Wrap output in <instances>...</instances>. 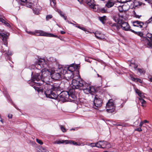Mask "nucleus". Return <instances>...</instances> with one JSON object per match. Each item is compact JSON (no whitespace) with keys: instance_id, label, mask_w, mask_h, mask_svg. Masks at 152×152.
<instances>
[{"instance_id":"1","label":"nucleus","mask_w":152,"mask_h":152,"mask_svg":"<svg viewBox=\"0 0 152 152\" xmlns=\"http://www.w3.org/2000/svg\"><path fill=\"white\" fill-rule=\"evenodd\" d=\"M71 86L74 89L80 88L83 90L84 92L87 94H90L91 95L94 94L97 90L94 86H91L88 84L85 83L80 78L77 80L73 79Z\"/></svg>"},{"instance_id":"2","label":"nucleus","mask_w":152,"mask_h":152,"mask_svg":"<svg viewBox=\"0 0 152 152\" xmlns=\"http://www.w3.org/2000/svg\"><path fill=\"white\" fill-rule=\"evenodd\" d=\"M58 63L56 59L53 57H50L48 60L44 58H40L35 62V67L39 70H41L42 68L46 69L47 67L49 69H53Z\"/></svg>"},{"instance_id":"3","label":"nucleus","mask_w":152,"mask_h":152,"mask_svg":"<svg viewBox=\"0 0 152 152\" xmlns=\"http://www.w3.org/2000/svg\"><path fill=\"white\" fill-rule=\"evenodd\" d=\"M45 89L44 94L46 97L54 99L57 98L58 95L61 90L59 85L56 84L47 85Z\"/></svg>"},{"instance_id":"4","label":"nucleus","mask_w":152,"mask_h":152,"mask_svg":"<svg viewBox=\"0 0 152 152\" xmlns=\"http://www.w3.org/2000/svg\"><path fill=\"white\" fill-rule=\"evenodd\" d=\"M78 69V66L74 64L69 66L61 68L60 69L62 71L63 78H65L67 80L72 79L74 76V72Z\"/></svg>"},{"instance_id":"5","label":"nucleus","mask_w":152,"mask_h":152,"mask_svg":"<svg viewBox=\"0 0 152 152\" xmlns=\"http://www.w3.org/2000/svg\"><path fill=\"white\" fill-rule=\"evenodd\" d=\"M60 68H59L57 70V72H55L54 69L53 68V69H42V75L46 74L47 76L50 75L52 79L54 80H60L61 78H63L62 71L61 70Z\"/></svg>"},{"instance_id":"6","label":"nucleus","mask_w":152,"mask_h":152,"mask_svg":"<svg viewBox=\"0 0 152 152\" xmlns=\"http://www.w3.org/2000/svg\"><path fill=\"white\" fill-rule=\"evenodd\" d=\"M10 35V33L7 32L0 33V36L2 37V40L3 42L4 46H2L0 50L2 52L5 53L8 56H11L12 54V52H9L7 47V39Z\"/></svg>"},{"instance_id":"7","label":"nucleus","mask_w":152,"mask_h":152,"mask_svg":"<svg viewBox=\"0 0 152 152\" xmlns=\"http://www.w3.org/2000/svg\"><path fill=\"white\" fill-rule=\"evenodd\" d=\"M27 33L31 35L58 38V36L52 34L48 33L41 30H36L34 32L27 31Z\"/></svg>"},{"instance_id":"8","label":"nucleus","mask_w":152,"mask_h":152,"mask_svg":"<svg viewBox=\"0 0 152 152\" xmlns=\"http://www.w3.org/2000/svg\"><path fill=\"white\" fill-rule=\"evenodd\" d=\"M112 28L115 31H118L120 28H121L123 30L125 31H130V27L128 23L126 22H123L120 24L119 25L114 23L111 25Z\"/></svg>"},{"instance_id":"9","label":"nucleus","mask_w":152,"mask_h":152,"mask_svg":"<svg viewBox=\"0 0 152 152\" xmlns=\"http://www.w3.org/2000/svg\"><path fill=\"white\" fill-rule=\"evenodd\" d=\"M42 68L41 69V75H40V73H36L32 77V81L34 83V85H37L39 86L40 83H37L35 82V81H40V80H42V78H44L47 76L46 74H44V75H42Z\"/></svg>"},{"instance_id":"10","label":"nucleus","mask_w":152,"mask_h":152,"mask_svg":"<svg viewBox=\"0 0 152 152\" xmlns=\"http://www.w3.org/2000/svg\"><path fill=\"white\" fill-rule=\"evenodd\" d=\"M135 91L136 93L140 97L138 98V99L140 100V102L141 104V106L143 107H146V102L143 99V98L145 97L144 93L137 89H136Z\"/></svg>"},{"instance_id":"11","label":"nucleus","mask_w":152,"mask_h":152,"mask_svg":"<svg viewBox=\"0 0 152 152\" xmlns=\"http://www.w3.org/2000/svg\"><path fill=\"white\" fill-rule=\"evenodd\" d=\"M57 98H58L60 100L62 101H68V99L69 97V92L66 91H62L59 94Z\"/></svg>"},{"instance_id":"12","label":"nucleus","mask_w":152,"mask_h":152,"mask_svg":"<svg viewBox=\"0 0 152 152\" xmlns=\"http://www.w3.org/2000/svg\"><path fill=\"white\" fill-rule=\"evenodd\" d=\"M102 101L100 96L96 95L94 101V108L97 109L100 107L102 104Z\"/></svg>"},{"instance_id":"13","label":"nucleus","mask_w":152,"mask_h":152,"mask_svg":"<svg viewBox=\"0 0 152 152\" xmlns=\"http://www.w3.org/2000/svg\"><path fill=\"white\" fill-rule=\"evenodd\" d=\"M113 19L118 24L124 22V18L123 15H121L120 14H118L115 15L113 17Z\"/></svg>"},{"instance_id":"14","label":"nucleus","mask_w":152,"mask_h":152,"mask_svg":"<svg viewBox=\"0 0 152 152\" xmlns=\"http://www.w3.org/2000/svg\"><path fill=\"white\" fill-rule=\"evenodd\" d=\"M65 143L66 144L70 143L74 145H78V144L76 142L72 140H57L55 141L54 144H59L61 143Z\"/></svg>"},{"instance_id":"15","label":"nucleus","mask_w":152,"mask_h":152,"mask_svg":"<svg viewBox=\"0 0 152 152\" xmlns=\"http://www.w3.org/2000/svg\"><path fill=\"white\" fill-rule=\"evenodd\" d=\"M85 1L88 6L89 7L93 9H94L95 5L94 3V0H85Z\"/></svg>"},{"instance_id":"16","label":"nucleus","mask_w":152,"mask_h":152,"mask_svg":"<svg viewBox=\"0 0 152 152\" xmlns=\"http://www.w3.org/2000/svg\"><path fill=\"white\" fill-rule=\"evenodd\" d=\"M133 26H134L142 28L144 25L143 22L138 20H135L133 22Z\"/></svg>"},{"instance_id":"17","label":"nucleus","mask_w":152,"mask_h":152,"mask_svg":"<svg viewBox=\"0 0 152 152\" xmlns=\"http://www.w3.org/2000/svg\"><path fill=\"white\" fill-rule=\"evenodd\" d=\"M111 107H112V110L115 109V106L114 103L111 101V100H109L108 102L106 104V108L108 109L109 108Z\"/></svg>"},{"instance_id":"18","label":"nucleus","mask_w":152,"mask_h":152,"mask_svg":"<svg viewBox=\"0 0 152 152\" xmlns=\"http://www.w3.org/2000/svg\"><path fill=\"white\" fill-rule=\"evenodd\" d=\"M69 93V97L68 98L70 99V98H71L74 100H75L76 99V97L75 94V90H70Z\"/></svg>"},{"instance_id":"19","label":"nucleus","mask_w":152,"mask_h":152,"mask_svg":"<svg viewBox=\"0 0 152 152\" xmlns=\"http://www.w3.org/2000/svg\"><path fill=\"white\" fill-rule=\"evenodd\" d=\"M95 37L98 39L102 40L104 39V36L101 35L100 33H94Z\"/></svg>"},{"instance_id":"20","label":"nucleus","mask_w":152,"mask_h":152,"mask_svg":"<svg viewBox=\"0 0 152 152\" xmlns=\"http://www.w3.org/2000/svg\"><path fill=\"white\" fill-rule=\"evenodd\" d=\"M115 2L114 1L108 0L106 4V6L109 8L112 7L114 5Z\"/></svg>"},{"instance_id":"21","label":"nucleus","mask_w":152,"mask_h":152,"mask_svg":"<svg viewBox=\"0 0 152 152\" xmlns=\"http://www.w3.org/2000/svg\"><path fill=\"white\" fill-rule=\"evenodd\" d=\"M126 5H124L122 6H119L118 7L119 11L120 12H123L124 11H125L128 10V9H126Z\"/></svg>"},{"instance_id":"22","label":"nucleus","mask_w":152,"mask_h":152,"mask_svg":"<svg viewBox=\"0 0 152 152\" xmlns=\"http://www.w3.org/2000/svg\"><path fill=\"white\" fill-rule=\"evenodd\" d=\"M131 79L132 80L135 82H139L140 83H142V80L139 78H135L133 77H131Z\"/></svg>"},{"instance_id":"23","label":"nucleus","mask_w":152,"mask_h":152,"mask_svg":"<svg viewBox=\"0 0 152 152\" xmlns=\"http://www.w3.org/2000/svg\"><path fill=\"white\" fill-rule=\"evenodd\" d=\"M34 88L35 89V90L37 91L38 92H40L42 93L43 92V90L42 88L40 87H36L34 86Z\"/></svg>"},{"instance_id":"24","label":"nucleus","mask_w":152,"mask_h":152,"mask_svg":"<svg viewBox=\"0 0 152 152\" xmlns=\"http://www.w3.org/2000/svg\"><path fill=\"white\" fill-rule=\"evenodd\" d=\"M0 21L4 23L5 25L7 26L8 27H10V24L7 22L5 21L4 19L2 18H0Z\"/></svg>"},{"instance_id":"25","label":"nucleus","mask_w":152,"mask_h":152,"mask_svg":"<svg viewBox=\"0 0 152 152\" xmlns=\"http://www.w3.org/2000/svg\"><path fill=\"white\" fill-rule=\"evenodd\" d=\"M142 3L138 0H135L134 2V5L136 7L141 5Z\"/></svg>"},{"instance_id":"26","label":"nucleus","mask_w":152,"mask_h":152,"mask_svg":"<svg viewBox=\"0 0 152 152\" xmlns=\"http://www.w3.org/2000/svg\"><path fill=\"white\" fill-rule=\"evenodd\" d=\"M101 148H105L106 144H107V142L106 141H100Z\"/></svg>"},{"instance_id":"27","label":"nucleus","mask_w":152,"mask_h":152,"mask_svg":"<svg viewBox=\"0 0 152 152\" xmlns=\"http://www.w3.org/2000/svg\"><path fill=\"white\" fill-rule=\"evenodd\" d=\"M130 31L136 34H137V35L140 36V37H141L143 35V34L141 32H136L132 29H130Z\"/></svg>"},{"instance_id":"28","label":"nucleus","mask_w":152,"mask_h":152,"mask_svg":"<svg viewBox=\"0 0 152 152\" xmlns=\"http://www.w3.org/2000/svg\"><path fill=\"white\" fill-rule=\"evenodd\" d=\"M106 16H105L102 17H99V19L103 23H104V21L106 20Z\"/></svg>"},{"instance_id":"29","label":"nucleus","mask_w":152,"mask_h":152,"mask_svg":"<svg viewBox=\"0 0 152 152\" xmlns=\"http://www.w3.org/2000/svg\"><path fill=\"white\" fill-rule=\"evenodd\" d=\"M129 66L134 67V68L135 69H136L137 67V64H136L134 63H130L129 65Z\"/></svg>"},{"instance_id":"30","label":"nucleus","mask_w":152,"mask_h":152,"mask_svg":"<svg viewBox=\"0 0 152 152\" xmlns=\"http://www.w3.org/2000/svg\"><path fill=\"white\" fill-rule=\"evenodd\" d=\"M112 108V107H110L108 109H106V110L109 113H112L114 111V110H112V109H113Z\"/></svg>"},{"instance_id":"31","label":"nucleus","mask_w":152,"mask_h":152,"mask_svg":"<svg viewBox=\"0 0 152 152\" xmlns=\"http://www.w3.org/2000/svg\"><path fill=\"white\" fill-rule=\"evenodd\" d=\"M37 152H49V151L46 148L42 147L41 148V152L39 151H38Z\"/></svg>"},{"instance_id":"32","label":"nucleus","mask_w":152,"mask_h":152,"mask_svg":"<svg viewBox=\"0 0 152 152\" xmlns=\"http://www.w3.org/2000/svg\"><path fill=\"white\" fill-rule=\"evenodd\" d=\"M34 13L36 15H38L39 12V10L36 9H34L33 10Z\"/></svg>"},{"instance_id":"33","label":"nucleus","mask_w":152,"mask_h":152,"mask_svg":"<svg viewBox=\"0 0 152 152\" xmlns=\"http://www.w3.org/2000/svg\"><path fill=\"white\" fill-rule=\"evenodd\" d=\"M146 37L149 38L151 40L152 37V34L149 33H148L146 35Z\"/></svg>"},{"instance_id":"34","label":"nucleus","mask_w":152,"mask_h":152,"mask_svg":"<svg viewBox=\"0 0 152 152\" xmlns=\"http://www.w3.org/2000/svg\"><path fill=\"white\" fill-rule=\"evenodd\" d=\"M147 44L149 47L151 48L152 47V43L148 39L147 40Z\"/></svg>"},{"instance_id":"35","label":"nucleus","mask_w":152,"mask_h":152,"mask_svg":"<svg viewBox=\"0 0 152 152\" xmlns=\"http://www.w3.org/2000/svg\"><path fill=\"white\" fill-rule=\"evenodd\" d=\"M52 17V16L51 15H47L46 17V20H48L49 19L51 18Z\"/></svg>"},{"instance_id":"36","label":"nucleus","mask_w":152,"mask_h":152,"mask_svg":"<svg viewBox=\"0 0 152 152\" xmlns=\"http://www.w3.org/2000/svg\"><path fill=\"white\" fill-rule=\"evenodd\" d=\"M61 130L63 132H65L66 131V129L62 125L60 126Z\"/></svg>"},{"instance_id":"37","label":"nucleus","mask_w":152,"mask_h":152,"mask_svg":"<svg viewBox=\"0 0 152 152\" xmlns=\"http://www.w3.org/2000/svg\"><path fill=\"white\" fill-rule=\"evenodd\" d=\"M96 147L98 148H101V143L100 142V141L96 143Z\"/></svg>"},{"instance_id":"38","label":"nucleus","mask_w":152,"mask_h":152,"mask_svg":"<svg viewBox=\"0 0 152 152\" xmlns=\"http://www.w3.org/2000/svg\"><path fill=\"white\" fill-rule=\"evenodd\" d=\"M36 141L40 145H42L43 143L42 142L41 140L38 139H36Z\"/></svg>"},{"instance_id":"39","label":"nucleus","mask_w":152,"mask_h":152,"mask_svg":"<svg viewBox=\"0 0 152 152\" xmlns=\"http://www.w3.org/2000/svg\"><path fill=\"white\" fill-rule=\"evenodd\" d=\"M100 11L102 13H105L107 10L104 8H102L100 10Z\"/></svg>"},{"instance_id":"40","label":"nucleus","mask_w":152,"mask_h":152,"mask_svg":"<svg viewBox=\"0 0 152 152\" xmlns=\"http://www.w3.org/2000/svg\"><path fill=\"white\" fill-rule=\"evenodd\" d=\"M90 145L92 147H96V143H91Z\"/></svg>"},{"instance_id":"41","label":"nucleus","mask_w":152,"mask_h":152,"mask_svg":"<svg viewBox=\"0 0 152 152\" xmlns=\"http://www.w3.org/2000/svg\"><path fill=\"white\" fill-rule=\"evenodd\" d=\"M151 21H152V16H151V18H150L148 20L146 21V23L147 24H148V23H150V22H151Z\"/></svg>"},{"instance_id":"42","label":"nucleus","mask_w":152,"mask_h":152,"mask_svg":"<svg viewBox=\"0 0 152 152\" xmlns=\"http://www.w3.org/2000/svg\"><path fill=\"white\" fill-rule=\"evenodd\" d=\"M111 147V145L107 142V144H106L105 148H109Z\"/></svg>"},{"instance_id":"43","label":"nucleus","mask_w":152,"mask_h":152,"mask_svg":"<svg viewBox=\"0 0 152 152\" xmlns=\"http://www.w3.org/2000/svg\"><path fill=\"white\" fill-rule=\"evenodd\" d=\"M134 17L136 18H140V17H141V15H137L135 13H134Z\"/></svg>"},{"instance_id":"44","label":"nucleus","mask_w":152,"mask_h":152,"mask_svg":"<svg viewBox=\"0 0 152 152\" xmlns=\"http://www.w3.org/2000/svg\"><path fill=\"white\" fill-rule=\"evenodd\" d=\"M138 70L140 73H144V72L143 70L140 68H138Z\"/></svg>"},{"instance_id":"45","label":"nucleus","mask_w":152,"mask_h":152,"mask_svg":"<svg viewBox=\"0 0 152 152\" xmlns=\"http://www.w3.org/2000/svg\"><path fill=\"white\" fill-rule=\"evenodd\" d=\"M85 61L89 62H91L89 58L88 57H86L85 58Z\"/></svg>"},{"instance_id":"46","label":"nucleus","mask_w":152,"mask_h":152,"mask_svg":"<svg viewBox=\"0 0 152 152\" xmlns=\"http://www.w3.org/2000/svg\"><path fill=\"white\" fill-rule=\"evenodd\" d=\"M131 0H125L124 1H122V0H121V2L122 3H126L127 2L130 1Z\"/></svg>"},{"instance_id":"47","label":"nucleus","mask_w":152,"mask_h":152,"mask_svg":"<svg viewBox=\"0 0 152 152\" xmlns=\"http://www.w3.org/2000/svg\"><path fill=\"white\" fill-rule=\"evenodd\" d=\"M135 130L138 132H141L142 131V129L140 127L139 128L136 129Z\"/></svg>"},{"instance_id":"48","label":"nucleus","mask_w":152,"mask_h":152,"mask_svg":"<svg viewBox=\"0 0 152 152\" xmlns=\"http://www.w3.org/2000/svg\"><path fill=\"white\" fill-rule=\"evenodd\" d=\"M147 1L148 3L151 4L152 3V0H145Z\"/></svg>"},{"instance_id":"49","label":"nucleus","mask_w":152,"mask_h":152,"mask_svg":"<svg viewBox=\"0 0 152 152\" xmlns=\"http://www.w3.org/2000/svg\"><path fill=\"white\" fill-rule=\"evenodd\" d=\"M8 117L9 118H12V115L10 114H9L8 115Z\"/></svg>"},{"instance_id":"50","label":"nucleus","mask_w":152,"mask_h":152,"mask_svg":"<svg viewBox=\"0 0 152 152\" xmlns=\"http://www.w3.org/2000/svg\"><path fill=\"white\" fill-rule=\"evenodd\" d=\"M80 29H81L83 31H87L86 29L85 28H84L83 27H81Z\"/></svg>"},{"instance_id":"51","label":"nucleus","mask_w":152,"mask_h":152,"mask_svg":"<svg viewBox=\"0 0 152 152\" xmlns=\"http://www.w3.org/2000/svg\"><path fill=\"white\" fill-rule=\"evenodd\" d=\"M143 124V122H142V121H141L140 122V124L139 126L140 127L142 126Z\"/></svg>"},{"instance_id":"52","label":"nucleus","mask_w":152,"mask_h":152,"mask_svg":"<svg viewBox=\"0 0 152 152\" xmlns=\"http://www.w3.org/2000/svg\"><path fill=\"white\" fill-rule=\"evenodd\" d=\"M62 17H63L65 20H66V16H65L64 15H63L61 16Z\"/></svg>"},{"instance_id":"53","label":"nucleus","mask_w":152,"mask_h":152,"mask_svg":"<svg viewBox=\"0 0 152 152\" xmlns=\"http://www.w3.org/2000/svg\"><path fill=\"white\" fill-rule=\"evenodd\" d=\"M148 123L149 122L147 121V120H144L143 121V123Z\"/></svg>"},{"instance_id":"54","label":"nucleus","mask_w":152,"mask_h":152,"mask_svg":"<svg viewBox=\"0 0 152 152\" xmlns=\"http://www.w3.org/2000/svg\"><path fill=\"white\" fill-rule=\"evenodd\" d=\"M65 33V32L63 31H61V34H64Z\"/></svg>"},{"instance_id":"55","label":"nucleus","mask_w":152,"mask_h":152,"mask_svg":"<svg viewBox=\"0 0 152 152\" xmlns=\"http://www.w3.org/2000/svg\"><path fill=\"white\" fill-rule=\"evenodd\" d=\"M21 2H26V0H20Z\"/></svg>"},{"instance_id":"56","label":"nucleus","mask_w":152,"mask_h":152,"mask_svg":"<svg viewBox=\"0 0 152 152\" xmlns=\"http://www.w3.org/2000/svg\"><path fill=\"white\" fill-rule=\"evenodd\" d=\"M60 15L61 16H62V15H64V14H63V13H62V12H61V13H60Z\"/></svg>"},{"instance_id":"57","label":"nucleus","mask_w":152,"mask_h":152,"mask_svg":"<svg viewBox=\"0 0 152 152\" xmlns=\"http://www.w3.org/2000/svg\"><path fill=\"white\" fill-rule=\"evenodd\" d=\"M58 12L59 14H60V13H61V12H61V10H58Z\"/></svg>"},{"instance_id":"58","label":"nucleus","mask_w":152,"mask_h":152,"mask_svg":"<svg viewBox=\"0 0 152 152\" xmlns=\"http://www.w3.org/2000/svg\"><path fill=\"white\" fill-rule=\"evenodd\" d=\"M76 26V27H77L78 28H80H80H81V27L80 26Z\"/></svg>"},{"instance_id":"59","label":"nucleus","mask_w":152,"mask_h":152,"mask_svg":"<svg viewBox=\"0 0 152 152\" xmlns=\"http://www.w3.org/2000/svg\"><path fill=\"white\" fill-rule=\"evenodd\" d=\"M66 21L69 23H70V24H71V23H72V22H70L69 21V20H66Z\"/></svg>"},{"instance_id":"60","label":"nucleus","mask_w":152,"mask_h":152,"mask_svg":"<svg viewBox=\"0 0 152 152\" xmlns=\"http://www.w3.org/2000/svg\"><path fill=\"white\" fill-rule=\"evenodd\" d=\"M94 59V60L98 61H99V62H100V61H101L100 59Z\"/></svg>"},{"instance_id":"61","label":"nucleus","mask_w":152,"mask_h":152,"mask_svg":"<svg viewBox=\"0 0 152 152\" xmlns=\"http://www.w3.org/2000/svg\"><path fill=\"white\" fill-rule=\"evenodd\" d=\"M27 7L31 8V5H29L28 6H27Z\"/></svg>"},{"instance_id":"62","label":"nucleus","mask_w":152,"mask_h":152,"mask_svg":"<svg viewBox=\"0 0 152 152\" xmlns=\"http://www.w3.org/2000/svg\"><path fill=\"white\" fill-rule=\"evenodd\" d=\"M150 81L152 82V77L150 79Z\"/></svg>"},{"instance_id":"63","label":"nucleus","mask_w":152,"mask_h":152,"mask_svg":"<svg viewBox=\"0 0 152 152\" xmlns=\"http://www.w3.org/2000/svg\"><path fill=\"white\" fill-rule=\"evenodd\" d=\"M150 152H152V148L151 149H150Z\"/></svg>"},{"instance_id":"64","label":"nucleus","mask_w":152,"mask_h":152,"mask_svg":"<svg viewBox=\"0 0 152 152\" xmlns=\"http://www.w3.org/2000/svg\"><path fill=\"white\" fill-rule=\"evenodd\" d=\"M98 77H101V76L99 75L98 74H97Z\"/></svg>"}]
</instances>
